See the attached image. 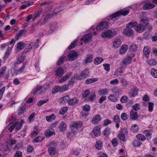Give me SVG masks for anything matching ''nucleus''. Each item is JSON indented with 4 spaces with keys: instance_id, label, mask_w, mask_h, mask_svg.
<instances>
[{
    "instance_id": "72a5a7b5",
    "label": "nucleus",
    "mask_w": 157,
    "mask_h": 157,
    "mask_svg": "<svg viewBox=\"0 0 157 157\" xmlns=\"http://www.w3.org/2000/svg\"><path fill=\"white\" fill-rule=\"evenodd\" d=\"M48 152L51 156H53L57 153L56 148H49L48 149Z\"/></svg>"
},
{
    "instance_id": "5fc2aeb1",
    "label": "nucleus",
    "mask_w": 157,
    "mask_h": 157,
    "mask_svg": "<svg viewBox=\"0 0 157 157\" xmlns=\"http://www.w3.org/2000/svg\"><path fill=\"white\" fill-rule=\"evenodd\" d=\"M138 47L135 44H132L129 47L130 50L132 52H135L137 49Z\"/></svg>"
},
{
    "instance_id": "a211bd4d",
    "label": "nucleus",
    "mask_w": 157,
    "mask_h": 157,
    "mask_svg": "<svg viewBox=\"0 0 157 157\" xmlns=\"http://www.w3.org/2000/svg\"><path fill=\"white\" fill-rule=\"evenodd\" d=\"M143 133L145 135V137L147 140H149L151 138L152 133L151 131L145 130L143 131Z\"/></svg>"
},
{
    "instance_id": "f3484780",
    "label": "nucleus",
    "mask_w": 157,
    "mask_h": 157,
    "mask_svg": "<svg viewBox=\"0 0 157 157\" xmlns=\"http://www.w3.org/2000/svg\"><path fill=\"white\" fill-rule=\"evenodd\" d=\"M113 43V46L116 48H117L120 47L121 44V40L119 38L115 39Z\"/></svg>"
},
{
    "instance_id": "de8ad7c7",
    "label": "nucleus",
    "mask_w": 157,
    "mask_h": 157,
    "mask_svg": "<svg viewBox=\"0 0 157 157\" xmlns=\"http://www.w3.org/2000/svg\"><path fill=\"white\" fill-rule=\"evenodd\" d=\"M151 72L154 77L157 78V70L154 68H152L151 70Z\"/></svg>"
},
{
    "instance_id": "052dcab7",
    "label": "nucleus",
    "mask_w": 157,
    "mask_h": 157,
    "mask_svg": "<svg viewBox=\"0 0 157 157\" xmlns=\"http://www.w3.org/2000/svg\"><path fill=\"white\" fill-rule=\"evenodd\" d=\"M125 135L124 134L120 132L118 135V137L121 140L124 141L125 140Z\"/></svg>"
},
{
    "instance_id": "79ce46f5",
    "label": "nucleus",
    "mask_w": 157,
    "mask_h": 157,
    "mask_svg": "<svg viewBox=\"0 0 157 157\" xmlns=\"http://www.w3.org/2000/svg\"><path fill=\"white\" fill-rule=\"evenodd\" d=\"M90 91L88 90H86L82 94V97L84 98L86 101L87 99L90 95Z\"/></svg>"
},
{
    "instance_id": "4468645a",
    "label": "nucleus",
    "mask_w": 157,
    "mask_h": 157,
    "mask_svg": "<svg viewBox=\"0 0 157 157\" xmlns=\"http://www.w3.org/2000/svg\"><path fill=\"white\" fill-rule=\"evenodd\" d=\"M138 89L137 88L132 89L131 92L128 93L129 97L131 98H134L138 94Z\"/></svg>"
},
{
    "instance_id": "0e129e2a",
    "label": "nucleus",
    "mask_w": 157,
    "mask_h": 157,
    "mask_svg": "<svg viewBox=\"0 0 157 157\" xmlns=\"http://www.w3.org/2000/svg\"><path fill=\"white\" fill-rule=\"evenodd\" d=\"M61 92H63L69 89L68 86L67 85H64L62 86H60Z\"/></svg>"
},
{
    "instance_id": "3c124183",
    "label": "nucleus",
    "mask_w": 157,
    "mask_h": 157,
    "mask_svg": "<svg viewBox=\"0 0 157 157\" xmlns=\"http://www.w3.org/2000/svg\"><path fill=\"white\" fill-rule=\"evenodd\" d=\"M102 145V143L99 141L96 143L95 144V147L97 149L100 150L101 149Z\"/></svg>"
},
{
    "instance_id": "69168bd1",
    "label": "nucleus",
    "mask_w": 157,
    "mask_h": 157,
    "mask_svg": "<svg viewBox=\"0 0 157 157\" xmlns=\"http://www.w3.org/2000/svg\"><path fill=\"white\" fill-rule=\"evenodd\" d=\"M44 140L43 138H42L38 136L36 137L33 140L34 142H41Z\"/></svg>"
},
{
    "instance_id": "9d476101",
    "label": "nucleus",
    "mask_w": 157,
    "mask_h": 157,
    "mask_svg": "<svg viewBox=\"0 0 157 157\" xmlns=\"http://www.w3.org/2000/svg\"><path fill=\"white\" fill-rule=\"evenodd\" d=\"M92 37V34L91 33L85 35L81 38V40L85 43H87L90 41H91Z\"/></svg>"
},
{
    "instance_id": "f03ea898",
    "label": "nucleus",
    "mask_w": 157,
    "mask_h": 157,
    "mask_svg": "<svg viewBox=\"0 0 157 157\" xmlns=\"http://www.w3.org/2000/svg\"><path fill=\"white\" fill-rule=\"evenodd\" d=\"M62 100L61 102L62 103H65L67 102L68 104L71 105L73 106L77 104L79 100L75 97L74 98H71L69 96L67 95L64 97L60 100Z\"/></svg>"
},
{
    "instance_id": "393cba45",
    "label": "nucleus",
    "mask_w": 157,
    "mask_h": 157,
    "mask_svg": "<svg viewBox=\"0 0 157 157\" xmlns=\"http://www.w3.org/2000/svg\"><path fill=\"white\" fill-rule=\"evenodd\" d=\"M71 74L72 73L71 72L67 73L62 78L59 80V82L61 83L66 81L68 78H69Z\"/></svg>"
},
{
    "instance_id": "09e8293b",
    "label": "nucleus",
    "mask_w": 157,
    "mask_h": 157,
    "mask_svg": "<svg viewBox=\"0 0 157 157\" xmlns=\"http://www.w3.org/2000/svg\"><path fill=\"white\" fill-rule=\"evenodd\" d=\"M57 146V144L56 143H55L54 141H52L51 143H50L48 145V147H49V148H56Z\"/></svg>"
},
{
    "instance_id": "f257e3e1",
    "label": "nucleus",
    "mask_w": 157,
    "mask_h": 157,
    "mask_svg": "<svg viewBox=\"0 0 157 157\" xmlns=\"http://www.w3.org/2000/svg\"><path fill=\"white\" fill-rule=\"evenodd\" d=\"M136 23L130 22L126 26V28L123 30L122 33L124 35L128 37L133 36L134 35V31L131 28H133L136 26Z\"/></svg>"
},
{
    "instance_id": "b1692460",
    "label": "nucleus",
    "mask_w": 157,
    "mask_h": 157,
    "mask_svg": "<svg viewBox=\"0 0 157 157\" xmlns=\"http://www.w3.org/2000/svg\"><path fill=\"white\" fill-rule=\"evenodd\" d=\"M155 7V5L151 3H146L143 6V9L144 10H147L151 9Z\"/></svg>"
},
{
    "instance_id": "f704fd0d",
    "label": "nucleus",
    "mask_w": 157,
    "mask_h": 157,
    "mask_svg": "<svg viewBox=\"0 0 157 157\" xmlns=\"http://www.w3.org/2000/svg\"><path fill=\"white\" fill-rule=\"evenodd\" d=\"M59 92H61L60 86H55L53 89V90L52 92V94H54L56 93H57Z\"/></svg>"
},
{
    "instance_id": "49530a36",
    "label": "nucleus",
    "mask_w": 157,
    "mask_h": 157,
    "mask_svg": "<svg viewBox=\"0 0 157 157\" xmlns=\"http://www.w3.org/2000/svg\"><path fill=\"white\" fill-rule=\"evenodd\" d=\"M147 63L150 66L155 65L157 62L154 59H151L147 61Z\"/></svg>"
},
{
    "instance_id": "6e6d98bb",
    "label": "nucleus",
    "mask_w": 157,
    "mask_h": 157,
    "mask_svg": "<svg viewBox=\"0 0 157 157\" xmlns=\"http://www.w3.org/2000/svg\"><path fill=\"white\" fill-rule=\"evenodd\" d=\"M112 90L113 93L115 94H116L118 95L119 94L120 91V90L117 87H113Z\"/></svg>"
},
{
    "instance_id": "1a4fd4ad",
    "label": "nucleus",
    "mask_w": 157,
    "mask_h": 157,
    "mask_svg": "<svg viewBox=\"0 0 157 157\" xmlns=\"http://www.w3.org/2000/svg\"><path fill=\"white\" fill-rule=\"evenodd\" d=\"M89 71L87 69H85L82 71L77 77V79L81 80L85 78L87 76H89Z\"/></svg>"
},
{
    "instance_id": "412c9836",
    "label": "nucleus",
    "mask_w": 157,
    "mask_h": 157,
    "mask_svg": "<svg viewBox=\"0 0 157 157\" xmlns=\"http://www.w3.org/2000/svg\"><path fill=\"white\" fill-rule=\"evenodd\" d=\"M27 63L24 62L21 68L18 69V70H15L14 71V73L15 75H17L21 73H22L25 69V66L26 65Z\"/></svg>"
},
{
    "instance_id": "58836bf2",
    "label": "nucleus",
    "mask_w": 157,
    "mask_h": 157,
    "mask_svg": "<svg viewBox=\"0 0 157 157\" xmlns=\"http://www.w3.org/2000/svg\"><path fill=\"white\" fill-rule=\"evenodd\" d=\"M26 32V31L25 29H22L15 36V38L17 40L21 36V35L24 33Z\"/></svg>"
},
{
    "instance_id": "c03bdc74",
    "label": "nucleus",
    "mask_w": 157,
    "mask_h": 157,
    "mask_svg": "<svg viewBox=\"0 0 157 157\" xmlns=\"http://www.w3.org/2000/svg\"><path fill=\"white\" fill-rule=\"evenodd\" d=\"M142 143L138 140H135L133 141V145L134 147H139Z\"/></svg>"
},
{
    "instance_id": "37998d69",
    "label": "nucleus",
    "mask_w": 157,
    "mask_h": 157,
    "mask_svg": "<svg viewBox=\"0 0 157 157\" xmlns=\"http://www.w3.org/2000/svg\"><path fill=\"white\" fill-rule=\"evenodd\" d=\"M66 58V56H64L60 58L57 63V65L59 66L63 63L64 62Z\"/></svg>"
},
{
    "instance_id": "5701e85b",
    "label": "nucleus",
    "mask_w": 157,
    "mask_h": 157,
    "mask_svg": "<svg viewBox=\"0 0 157 157\" xmlns=\"http://www.w3.org/2000/svg\"><path fill=\"white\" fill-rule=\"evenodd\" d=\"M67 125L64 121H61L59 126L60 131L63 132L66 130Z\"/></svg>"
},
{
    "instance_id": "c85d7f7f",
    "label": "nucleus",
    "mask_w": 157,
    "mask_h": 157,
    "mask_svg": "<svg viewBox=\"0 0 157 157\" xmlns=\"http://www.w3.org/2000/svg\"><path fill=\"white\" fill-rule=\"evenodd\" d=\"M132 57L130 56H128L122 61V63L123 64L128 65L130 64L131 61Z\"/></svg>"
},
{
    "instance_id": "7ed1b4c3",
    "label": "nucleus",
    "mask_w": 157,
    "mask_h": 157,
    "mask_svg": "<svg viewBox=\"0 0 157 157\" xmlns=\"http://www.w3.org/2000/svg\"><path fill=\"white\" fill-rule=\"evenodd\" d=\"M118 32L117 30H113L112 31L110 30H107L101 33V36L103 38H108L111 39L117 34Z\"/></svg>"
},
{
    "instance_id": "6e6552de",
    "label": "nucleus",
    "mask_w": 157,
    "mask_h": 157,
    "mask_svg": "<svg viewBox=\"0 0 157 157\" xmlns=\"http://www.w3.org/2000/svg\"><path fill=\"white\" fill-rule=\"evenodd\" d=\"M109 27L108 23L106 21H104L101 23L96 27V29L97 30L101 31L103 29H107Z\"/></svg>"
},
{
    "instance_id": "13d9d810",
    "label": "nucleus",
    "mask_w": 157,
    "mask_h": 157,
    "mask_svg": "<svg viewBox=\"0 0 157 157\" xmlns=\"http://www.w3.org/2000/svg\"><path fill=\"white\" fill-rule=\"evenodd\" d=\"M42 11L41 10H38L36 12L34 13V17L33 19H36L37 17H39L41 14Z\"/></svg>"
},
{
    "instance_id": "aec40b11",
    "label": "nucleus",
    "mask_w": 157,
    "mask_h": 157,
    "mask_svg": "<svg viewBox=\"0 0 157 157\" xmlns=\"http://www.w3.org/2000/svg\"><path fill=\"white\" fill-rule=\"evenodd\" d=\"M113 120L116 123V128H119L120 126L119 123L120 122V119L119 116L118 115H115L113 118Z\"/></svg>"
},
{
    "instance_id": "e433bc0d",
    "label": "nucleus",
    "mask_w": 157,
    "mask_h": 157,
    "mask_svg": "<svg viewBox=\"0 0 157 157\" xmlns=\"http://www.w3.org/2000/svg\"><path fill=\"white\" fill-rule=\"evenodd\" d=\"M98 79L97 78H90L86 79L85 82L86 84H89L95 82Z\"/></svg>"
},
{
    "instance_id": "338daca9",
    "label": "nucleus",
    "mask_w": 157,
    "mask_h": 157,
    "mask_svg": "<svg viewBox=\"0 0 157 157\" xmlns=\"http://www.w3.org/2000/svg\"><path fill=\"white\" fill-rule=\"evenodd\" d=\"M121 118L122 120L126 121L128 119V116L125 113H123L121 115Z\"/></svg>"
},
{
    "instance_id": "473e14b6",
    "label": "nucleus",
    "mask_w": 157,
    "mask_h": 157,
    "mask_svg": "<svg viewBox=\"0 0 157 157\" xmlns=\"http://www.w3.org/2000/svg\"><path fill=\"white\" fill-rule=\"evenodd\" d=\"M25 46V44L21 42H20L18 43L17 45V50L19 51L23 48Z\"/></svg>"
},
{
    "instance_id": "dca6fc26",
    "label": "nucleus",
    "mask_w": 157,
    "mask_h": 157,
    "mask_svg": "<svg viewBox=\"0 0 157 157\" xmlns=\"http://www.w3.org/2000/svg\"><path fill=\"white\" fill-rule=\"evenodd\" d=\"M101 118L100 115L98 114L94 116L92 120V122L94 124H97L101 121Z\"/></svg>"
},
{
    "instance_id": "a19ab883",
    "label": "nucleus",
    "mask_w": 157,
    "mask_h": 157,
    "mask_svg": "<svg viewBox=\"0 0 157 157\" xmlns=\"http://www.w3.org/2000/svg\"><path fill=\"white\" fill-rule=\"evenodd\" d=\"M111 132L110 128L109 127L106 128L104 131L103 135L108 136L109 135Z\"/></svg>"
},
{
    "instance_id": "6ab92c4d",
    "label": "nucleus",
    "mask_w": 157,
    "mask_h": 157,
    "mask_svg": "<svg viewBox=\"0 0 157 157\" xmlns=\"http://www.w3.org/2000/svg\"><path fill=\"white\" fill-rule=\"evenodd\" d=\"M55 133L52 128L48 129L46 130L45 132V135L47 137H49L51 136L55 135Z\"/></svg>"
},
{
    "instance_id": "e2e57ef3",
    "label": "nucleus",
    "mask_w": 157,
    "mask_h": 157,
    "mask_svg": "<svg viewBox=\"0 0 157 157\" xmlns=\"http://www.w3.org/2000/svg\"><path fill=\"white\" fill-rule=\"evenodd\" d=\"M47 22V20H38L36 25H42L45 24Z\"/></svg>"
},
{
    "instance_id": "39448f33",
    "label": "nucleus",
    "mask_w": 157,
    "mask_h": 157,
    "mask_svg": "<svg viewBox=\"0 0 157 157\" xmlns=\"http://www.w3.org/2000/svg\"><path fill=\"white\" fill-rule=\"evenodd\" d=\"M129 12L130 10L129 9H123L112 14L110 16V17L111 19H113L121 15L125 16L127 15Z\"/></svg>"
},
{
    "instance_id": "2f4dec72",
    "label": "nucleus",
    "mask_w": 157,
    "mask_h": 157,
    "mask_svg": "<svg viewBox=\"0 0 157 157\" xmlns=\"http://www.w3.org/2000/svg\"><path fill=\"white\" fill-rule=\"evenodd\" d=\"M96 98L95 94L94 93H92L89 95L86 101H92L96 99Z\"/></svg>"
},
{
    "instance_id": "bb28decb",
    "label": "nucleus",
    "mask_w": 157,
    "mask_h": 157,
    "mask_svg": "<svg viewBox=\"0 0 157 157\" xmlns=\"http://www.w3.org/2000/svg\"><path fill=\"white\" fill-rule=\"evenodd\" d=\"M150 52V49L147 47H144L143 50V52L144 53V55L146 58H148L149 57Z\"/></svg>"
},
{
    "instance_id": "864d4df0",
    "label": "nucleus",
    "mask_w": 157,
    "mask_h": 157,
    "mask_svg": "<svg viewBox=\"0 0 157 157\" xmlns=\"http://www.w3.org/2000/svg\"><path fill=\"white\" fill-rule=\"evenodd\" d=\"M6 69V66L2 67L0 70V78L3 75Z\"/></svg>"
},
{
    "instance_id": "680f3d73",
    "label": "nucleus",
    "mask_w": 157,
    "mask_h": 157,
    "mask_svg": "<svg viewBox=\"0 0 157 157\" xmlns=\"http://www.w3.org/2000/svg\"><path fill=\"white\" fill-rule=\"evenodd\" d=\"M108 99L110 100L111 101L115 102L116 101L117 99L114 96L113 94L110 95L108 97Z\"/></svg>"
},
{
    "instance_id": "2eb2a0df",
    "label": "nucleus",
    "mask_w": 157,
    "mask_h": 157,
    "mask_svg": "<svg viewBox=\"0 0 157 157\" xmlns=\"http://www.w3.org/2000/svg\"><path fill=\"white\" fill-rule=\"evenodd\" d=\"M26 106L25 105L20 106L18 109V114L19 115L23 114L26 111Z\"/></svg>"
},
{
    "instance_id": "bf43d9fd",
    "label": "nucleus",
    "mask_w": 157,
    "mask_h": 157,
    "mask_svg": "<svg viewBox=\"0 0 157 157\" xmlns=\"http://www.w3.org/2000/svg\"><path fill=\"white\" fill-rule=\"evenodd\" d=\"M139 129V127L136 124H134L131 128V130L134 132L138 131Z\"/></svg>"
},
{
    "instance_id": "7c9ffc66",
    "label": "nucleus",
    "mask_w": 157,
    "mask_h": 157,
    "mask_svg": "<svg viewBox=\"0 0 157 157\" xmlns=\"http://www.w3.org/2000/svg\"><path fill=\"white\" fill-rule=\"evenodd\" d=\"M42 89L41 86H37L35 88L33 89L31 92V94L33 95H35L36 93Z\"/></svg>"
},
{
    "instance_id": "20e7f679",
    "label": "nucleus",
    "mask_w": 157,
    "mask_h": 157,
    "mask_svg": "<svg viewBox=\"0 0 157 157\" xmlns=\"http://www.w3.org/2000/svg\"><path fill=\"white\" fill-rule=\"evenodd\" d=\"M142 23L137 25V23L136 22H132L131 23H136V26L133 28H135V30L138 33H140L144 31L146 27H147V24H146L144 21H146L147 20H141Z\"/></svg>"
},
{
    "instance_id": "ea45409f",
    "label": "nucleus",
    "mask_w": 157,
    "mask_h": 157,
    "mask_svg": "<svg viewBox=\"0 0 157 157\" xmlns=\"http://www.w3.org/2000/svg\"><path fill=\"white\" fill-rule=\"evenodd\" d=\"M136 137L141 141H144L146 139V137L144 135L140 133L136 135Z\"/></svg>"
},
{
    "instance_id": "774afa93",
    "label": "nucleus",
    "mask_w": 157,
    "mask_h": 157,
    "mask_svg": "<svg viewBox=\"0 0 157 157\" xmlns=\"http://www.w3.org/2000/svg\"><path fill=\"white\" fill-rule=\"evenodd\" d=\"M14 157H22V152L19 151H17Z\"/></svg>"
},
{
    "instance_id": "a18cd8bd",
    "label": "nucleus",
    "mask_w": 157,
    "mask_h": 157,
    "mask_svg": "<svg viewBox=\"0 0 157 157\" xmlns=\"http://www.w3.org/2000/svg\"><path fill=\"white\" fill-rule=\"evenodd\" d=\"M78 40H75L68 47L69 49H71L75 48L77 45Z\"/></svg>"
},
{
    "instance_id": "f8f14e48",
    "label": "nucleus",
    "mask_w": 157,
    "mask_h": 157,
    "mask_svg": "<svg viewBox=\"0 0 157 157\" xmlns=\"http://www.w3.org/2000/svg\"><path fill=\"white\" fill-rule=\"evenodd\" d=\"M64 69L61 67L58 68L55 71V76L56 77H61L62 76L64 73Z\"/></svg>"
},
{
    "instance_id": "9b49d317",
    "label": "nucleus",
    "mask_w": 157,
    "mask_h": 157,
    "mask_svg": "<svg viewBox=\"0 0 157 157\" xmlns=\"http://www.w3.org/2000/svg\"><path fill=\"white\" fill-rule=\"evenodd\" d=\"M77 54L74 51L71 52L68 56V59L70 61H73L76 59L77 58Z\"/></svg>"
},
{
    "instance_id": "4c0bfd02",
    "label": "nucleus",
    "mask_w": 157,
    "mask_h": 157,
    "mask_svg": "<svg viewBox=\"0 0 157 157\" xmlns=\"http://www.w3.org/2000/svg\"><path fill=\"white\" fill-rule=\"evenodd\" d=\"M103 60V58L100 57H97L94 61V63L96 65H98L101 63Z\"/></svg>"
},
{
    "instance_id": "8fccbe9b",
    "label": "nucleus",
    "mask_w": 157,
    "mask_h": 157,
    "mask_svg": "<svg viewBox=\"0 0 157 157\" xmlns=\"http://www.w3.org/2000/svg\"><path fill=\"white\" fill-rule=\"evenodd\" d=\"M90 109V105L88 104H86L82 107V109L86 112L89 111Z\"/></svg>"
},
{
    "instance_id": "ddd939ff",
    "label": "nucleus",
    "mask_w": 157,
    "mask_h": 157,
    "mask_svg": "<svg viewBox=\"0 0 157 157\" xmlns=\"http://www.w3.org/2000/svg\"><path fill=\"white\" fill-rule=\"evenodd\" d=\"M130 116L132 119L133 120H137L138 117L137 112V111H135L133 109H131L130 111Z\"/></svg>"
},
{
    "instance_id": "a878e982",
    "label": "nucleus",
    "mask_w": 157,
    "mask_h": 157,
    "mask_svg": "<svg viewBox=\"0 0 157 157\" xmlns=\"http://www.w3.org/2000/svg\"><path fill=\"white\" fill-rule=\"evenodd\" d=\"M98 94L100 95H106L109 93V90L106 89H100L98 91Z\"/></svg>"
},
{
    "instance_id": "4d7b16f0",
    "label": "nucleus",
    "mask_w": 157,
    "mask_h": 157,
    "mask_svg": "<svg viewBox=\"0 0 157 157\" xmlns=\"http://www.w3.org/2000/svg\"><path fill=\"white\" fill-rule=\"evenodd\" d=\"M67 110V108L66 107H62L59 111V113L60 114L63 115Z\"/></svg>"
},
{
    "instance_id": "c756f323",
    "label": "nucleus",
    "mask_w": 157,
    "mask_h": 157,
    "mask_svg": "<svg viewBox=\"0 0 157 157\" xmlns=\"http://www.w3.org/2000/svg\"><path fill=\"white\" fill-rule=\"evenodd\" d=\"M128 48V46L126 44L122 45L120 50V54L122 55L127 50Z\"/></svg>"
},
{
    "instance_id": "c9c22d12",
    "label": "nucleus",
    "mask_w": 157,
    "mask_h": 157,
    "mask_svg": "<svg viewBox=\"0 0 157 157\" xmlns=\"http://www.w3.org/2000/svg\"><path fill=\"white\" fill-rule=\"evenodd\" d=\"M56 116L55 114H53L51 115L46 117V119L47 121L50 122L53 120L55 118Z\"/></svg>"
},
{
    "instance_id": "423d86ee",
    "label": "nucleus",
    "mask_w": 157,
    "mask_h": 157,
    "mask_svg": "<svg viewBox=\"0 0 157 157\" xmlns=\"http://www.w3.org/2000/svg\"><path fill=\"white\" fill-rule=\"evenodd\" d=\"M82 124L81 121L73 122L70 124L71 130L73 132H77L78 128H80L82 126Z\"/></svg>"
},
{
    "instance_id": "cd10ccee",
    "label": "nucleus",
    "mask_w": 157,
    "mask_h": 157,
    "mask_svg": "<svg viewBox=\"0 0 157 157\" xmlns=\"http://www.w3.org/2000/svg\"><path fill=\"white\" fill-rule=\"evenodd\" d=\"M93 60V57L91 55L89 54L87 55L86 59L84 61V63L87 64L88 63L92 62Z\"/></svg>"
},
{
    "instance_id": "603ef678",
    "label": "nucleus",
    "mask_w": 157,
    "mask_h": 157,
    "mask_svg": "<svg viewBox=\"0 0 157 157\" xmlns=\"http://www.w3.org/2000/svg\"><path fill=\"white\" fill-rule=\"evenodd\" d=\"M132 107L135 111H137L140 108V104L138 103H136L132 106Z\"/></svg>"
},
{
    "instance_id": "0eeeda50",
    "label": "nucleus",
    "mask_w": 157,
    "mask_h": 157,
    "mask_svg": "<svg viewBox=\"0 0 157 157\" xmlns=\"http://www.w3.org/2000/svg\"><path fill=\"white\" fill-rule=\"evenodd\" d=\"M22 124L21 122H16L9 128L8 130L10 132H12L14 128L17 131L19 130L22 127Z\"/></svg>"
},
{
    "instance_id": "4be33fe9",
    "label": "nucleus",
    "mask_w": 157,
    "mask_h": 157,
    "mask_svg": "<svg viewBox=\"0 0 157 157\" xmlns=\"http://www.w3.org/2000/svg\"><path fill=\"white\" fill-rule=\"evenodd\" d=\"M93 132L95 136H99L101 134L100 128L98 126L95 127L93 130Z\"/></svg>"
}]
</instances>
